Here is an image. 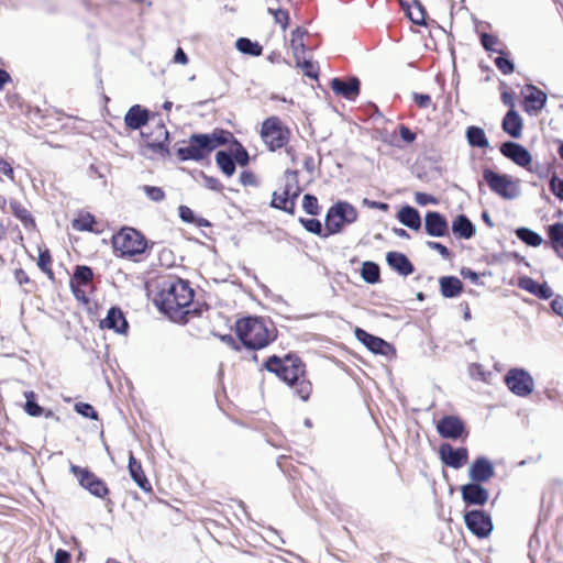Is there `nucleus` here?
Masks as SVG:
<instances>
[{"mask_svg": "<svg viewBox=\"0 0 563 563\" xmlns=\"http://www.w3.org/2000/svg\"><path fill=\"white\" fill-rule=\"evenodd\" d=\"M194 290L188 283L179 278H167L157 284L154 296L155 306L174 321H184L189 313Z\"/></svg>", "mask_w": 563, "mask_h": 563, "instance_id": "nucleus-1", "label": "nucleus"}, {"mask_svg": "<svg viewBox=\"0 0 563 563\" xmlns=\"http://www.w3.org/2000/svg\"><path fill=\"white\" fill-rule=\"evenodd\" d=\"M265 366L267 371L275 373L282 380L295 387V393L300 399L309 398L312 387L303 377L305 365L299 358L287 356L280 360L277 356H271Z\"/></svg>", "mask_w": 563, "mask_h": 563, "instance_id": "nucleus-2", "label": "nucleus"}, {"mask_svg": "<svg viewBox=\"0 0 563 563\" xmlns=\"http://www.w3.org/2000/svg\"><path fill=\"white\" fill-rule=\"evenodd\" d=\"M230 136L231 134L224 131L213 132L211 134H192L187 145L177 150V155L181 161L203 159L218 146L224 145Z\"/></svg>", "mask_w": 563, "mask_h": 563, "instance_id": "nucleus-3", "label": "nucleus"}, {"mask_svg": "<svg viewBox=\"0 0 563 563\" xmlns=\"http://www.w3.org/2000/svg\"><path fill=\"white\" fill-rule=\"evenodd\" d=\"M236 334L242 344L250 350H260L273 340L265 322L260 318H244L235 325Z\"/></svg>", "mask_w": 563, "mask_h": 563, "instance_id": "nucleus-4", "label": "nucleus"}, {"mask_svg": "<svg viewBox=\"0 0 563 563\" xmlns=\"http://www.w3.org/2000/svg\"><path fill=\"white\" fill-rule=\"evenodd\" d=\"M145 238L135 229L123 228L112 236L114 251L120 252L123 257H132L145 252Z\"/></svg>", "mask_w": 563, "mask_h": 563, "instance_id": "nucleus-5", "label": "nucleus"}, {"mask_svg": "<svg viewBox=\"0 0 563 563\" xmlns=\"http://www.w3.org/2000/svg\"><path fill=\"white\" fill-rule=\"evenodd\" d=\"M483 177L489 189L506 200L517 199L520 194V180L514 179L506 174H498L489 168H485Z\"/></svg>", "mask_w": 563, "mask_h": 563, "instance_id": "nucleus-6", "label": "nucleus"}, {"mask_svg": "<svg viewBox=\"0 0 563 563\" xmlns=\"http://www.w3.org/2000/svg\"><path fill=\"white\" fill-rule=\"evenodd\" d=\"M290 136L289 129L277 117H271L262 123L261 137L272 152L284 147Z\"/></svg>", "mask_w": 563, "mask_h": 563, "instance_id": "nucleus-7", "label": "nucleus"}, {"mask_svg": "<svg viewBox=\"0 0 563 563\" xmlns=\"http://www.w3.org/2000/svg\"><path fill=\"white\" fill-rule=\"evenodd\" d=\"M357 218L355 208L347 202H338L331 207L325 217V229L329 233H338L344 224L354 222Z\"/></svg>", "mask_w": 563, "mask_h": 563, "instance_id": "nucleus-8", "label": "nucleus"}, {"mask_svg": "<svg viewBox=\"0 0 563 563\" xmlns=\"http://www.w3.org/2000/svg\"><path fill=\"white\" fill-rule=\"evenodd\" d=\"M505 383L509 390L519 397H527L533 391L532 376L522 368H511L505 376Z\"/></svg>", "mask_w": 563, "mask_h": 563, "instance_id": "nucleus-9", "label": "nucleus"}, {"mask_svg": "<svg viewBox=\"0 0 563 563\" xmlns=\"http://www.w3.org/2000/svg\"><path fill=\"white\" fill-rule=\"evenodd\" d=\"M70 471L79 479L80 485L96 497L103 498L109 494L106 483L87 468L71 465Z\"/></svg>", "mask_w": 563, "mask_h": 563, "instance_id": "nucleus-10", "label": "nucleus"}, {"mask_svg": "<svg viewBox=\"0 0 563 563\" xmlns=\"http://www.w3.org/2000/svg\"><path fill=\"white\" fill-rule=\"evenodd\" d=\"M464 521L467 529L478 538H486L493 530L490 517L481 510L467 511Z\"/></svg>", "mask_w": 563, "mask_h": 563, "instance_id": "nucleus-11", "label": "nucleus"}, {"mask_svg": "<svg viewBox=\"0 0 563 563\" xmlns=\"http://www.w3.org/2000/svg\"><path fill=\"white\" fill-rule=\"evenodd\" d=\"M439 455L446 466L459 470L466 464L468 451L466 448L455 449L449 443H443L439 448Z\"/></svg>", "mask_w": 563, "mask_h": 563, "instance_id": "nucleus-12", "label": "nucleus"}, {"mask_svg": "<svg viewBox=\"0 0 563 563\" xmlns=\"http://www.w3.org/2000/svg\"><path fill=\"white\" fill-rule=\"evenodd\" d=\"M500 153L520 167L529 168L531 165V154L519 143L511 141L503 143L500 146Z\"/></svg>", "mask_w": 563, "mask_h": 563, "instance_id": "nucleus-13", "label": "nucleus"}, {"mask_svg": "<svg viewBox=\"0 0 563 563\" xmlns=\"http://www.w3.org/2000/svg\"><path fill=\"white\" fill-rule=\"evenodd\" d=\"M495 475L493 463L485 456L477 457L468 468V477L473 483H484Z\"/></svg>", "mask_w": 563, "mask_h": 563, "instance_id": "nucleus-14", "label": "nucleus"}, {"mask_svg": "<svg viewBox=\"0 0 563 563\" xmlns=\"http://www.w3.org/2000/svg\"><path fill=\"white\" fill-rule=\"evenodd\" d=\"M437 430L444 439H457L464 432V423L459 417L445 416L439 420Z\"/></svg>", "mask_w": 563, "mask_h": 563, "instance_id": "nucleus-15", "label": "nucleus"}, {"mask_svg": "<svg viewBox=\"0 0 563 563\" xmlns=\"http://www.w3.org/2000/svg\"><path fill=\"white\" fill-rule=\"evenodd\" d=\"M463 500L467 505L483 506L489 498V493L478 483H470L461 487Z\"/></svg>", "mask_w": 563, "mask_h": 563, "instance_id": "nucleus-16", "label": "nucleus"}, {"mask_svg": "<svg viewBox=\"0 0 563 563\" xmlns=\"http://www.w3.org/2000/svg\"><path fill=\"white\" fill-rule=\"evenodd\" d=\"M426 232L431 236H444L449 232L446 219L437 211H429L424 217Z\"/></svg>", "mask_w": 563, "mask_h": 563, "instance_id": "nucleus-17", "label": "nucleus"}, {"mask_svg": "<svg viewBox=\"0 0 563 563\" xmlns=\"http://www.w3.org/2000/svg\"><path fill=\"white\" fill-rule=\"evenodd\" d=\"M332 90L347 100H354L360 92V80L356 77L349 78L344 81L340 78L331 80Z\"/></svg>", "mask_w": 563, "mask_h": 563, "instance_id": "nucleus-18", "label": "nucleus"}, {"mask_svg": "<svg viewBox=\"0 0 563 563\" xmlns=\"http://www.w3.org/2000/svg\"><path fill=\"white\" fill-rule=\"evenodd\" d=\"M355 335L369 351L376 354L386 355L390 350V345L386 341L367 333L365 330L356 329Z\"/></svg>", "mask_w": 563, "mask_h": 563, "instance_id": "nucleus-19", "label": "nucleus"}, {"mask_svg": "<svg viewBox=\"0 0 563 563\" xmlns=\"http://www.w3.org/2000/svg\"><path fill=\"white\" fill-rule=\"evenodd\" d=\"M101 328L114 330L117 333H124L128 329V321L123 312L115 307L109 309L107 317L100 322Z\"/></svg>", "mask_w": 563, "mask_h": 563, "instance_id": "nucleus-20", "label": "nucleus"}, {"mask_svg": "<svg viewBox=\"0 0 563 563\" xmlns=\"http://www.w3.org/2000/svg\"><path fill=\"white\" fill-rule=\"evenodd\" d=\"M147 121L148 111L139 104L131 107L124 117L126 126L132 130L141 129Z\"/></svg>", "mask_w": 563, "mask_h": 563, "instance_id": "nucleus-21", "label": "nucleus"}, {"mask_svg": "<svg viewBox=\"0 0 563 563\" xmlns=\"http://www.w3.org/2000/svg\"><path fill=\"white\" fill-rule=\"evenodd\" d=\"M388 265L400 275L408 276L413 272V266L408 257L398 252H388L386 255Z\"/></svg>", "mask_w": 563, "mask_h": 563, "instance_id": "nucleus-22", "label": "nucleus"}, {"mask_svg": "<svg viewBox=\"0 0 563 563\" xmlns=\"http://www.w3.org/2000/svg\"><path fill=\"white\" fill-rule=\"evenodd\" d=\"M501 126L507 134L518 139L522 133V119L515 109H510L504 117Z\"/></svg>", "mask_w": 563, "mask_h": 563, "instance_id": "nucleus-23", "label": "nucleus"}, {"mask_svg": "<svg viewBox=\"0 0 563 563\" xmlns=\"http://www.w3.org/2000/svg\"><path fill=\"white\" fill-rule=\"evenodd\" d=\"M153 135L154 137L147 141V147L159 154L168 153L166 143L168 142L169 134L163 123L156 125Z\"/></svg>", "mask_w": 563, "mask_h": 563, "instance_id": "nucleus-24", "label": "nucleus"}, {"mask_svg": "<svg viewBox=\"0 0 563 563\" xmlns=\"http://www.w3.org/2000/svg\"><path fill=\"white\" fill-rule=\"evenodd\" d=\"M452 231L459 238L468 240L475 235L476 228L466 216L460 214L452 223Z\"/></svg>", "mask_w": 563, "mask_h": 563, "instance_id": "nucleus-25", "label": "nucleus"}, {"mask_svg": "<svg viewBox=\"0 0 563 563\" xmlns=\"http://www.w3.org/2000/svg\"><path fill=\"white\" fill-rule=\"evenodd\" d=\"M129 472L133 481L141 489L145 492L151 490V485L143 472L142 465L135 460L132 453H130L129 457Z\"/></svg>", "mask_w": 563, "mask_h": 563, "instance_id": "nucleus-26", "label": "nucleus"}, {"mask_svg": "<svg viewBox=\"0 0 563 563\" xmlns=\"http://www.w3.org/2000/svg\"><path fill=\"white\" fill-rule=\"evenodd\" d=\"M462 282L454 276H444L440 278V290L443 297L454 298L462 292Z\"/></svg>", "mask_w": 563, "mask_h": 563, "instance_id": "nucleus-27", "label": "nucleus"}, {"mask_svg": "<svg viewBox=\"0 0 563 563\" xmlns=\"http://www.w3.org/2000/svg\"><path fill=\"white\" fill-rule=\"evenodd\" d=\"M398 219L404 225L412 230H419L421 227V218L419 212L410 206L402 207L399 210Z\"/></svg>", "mask_w": 563, "mask_h": 563, "instance_id": "nucleus-28", "label": "nucleus"}, {"mask_svg": "<svg viewBox=\"0 0 563 563\" xmlns=\"http://www.w3.org/2000/svg\"><path fill=\"white\" fill-rule=\"evenodd\" d=\"M548 236L556 254L563 258V223L558 222L549 225Z\"/></svg>", "mask_w": 563, "mask_h": 563, "instance_id": "nucleus-29", "label": "nucleus"}, {"mask_svg": "<svg viewBox=\"0 0 563 563\" xmlns=\"http://www.w3.org/2000/svg\"><path fill=\"white\" fill-rule=\"evenodd\" d=\"M466 137L468 143L472 146L487 148L489 146V142L485 135V132L482 128L470 126L466 130Z\"/></svg>", "mask_w": 563, "mask_h": 563, "instance_id": "nucleus-30", "label": "nucleus"}, {"mask_svg": "<svg viewBox=\"0 0 563 563\" xmlns=\"http://www.w3.org/2000/svg\"><path fill=\"white\" fill-rule=\"evenodd\" d=\"M216 163L219 166V168L227 176H232L235 172V161L234 158L224 151H219L216 154Z\"/></svg>", "mask_w": 563, "mask_h": 563, "instance_id": "nucleus-31", "label": "nucleus"}, {"mask_svg": "<svg viewBox=\"0 0 563 563\" xmlns=\"http://www.w3.org/2000/svg\"><path fill=\"white\" fill-rule=\"evenodd\" d=\"M11 212L25 225H34L33 218L27 209L18 200L11 199L9 202Z\"/></svg>", "mask_w": 563, "mask_h": 563, "instance_id": "nucleus-32", "label": "nucleus"}, {"mask_svg": "<svg viewBox=\"0 0 563 563\" xmlns=\"http://www.w3.org/2000/svg\"><path fill=\"white\" fill-rule=\"evenodd\" d=\"M516 235L527 245L537 247L540 246L543 242L540 234L528 229V228H519L516 230Z\"/></svg>", "mask_w": 563, "mask_h": 563, "instance_id": "nucleus-33", "label": "nucleus"}, {"mask_svg": "<svg viewBox=\"0 0 563 563\" xmlns=\"http://www.w3.org/2000/svg\"><path fill=\"white\" fill-rule=\"evenodd\" d=\"M271 206L273 208L284 210L290 214H294L296 208L294 200L289 201V197H286L283 192L278 194L276 191L273 194Z\"/></svg>", "mask_w": 563, "mask_h": 563, "instance_id": "nucleus-34", "label": "nucleus"}, {"mask_svg": "<svg viewBox=\"0 0 563 563\" xmlns=\"http://www.w3.org/2000/svg\"><path fill=\"white\" fill-rule=\"evenodd\" d=\"M236 48L244 53L252 56H260L262 54V46L256 43L252 42L250 38L241 37L236 41Z\"/></svg>", "mask_w": 563, "mask_h": 563, "instance_id": "nucleus-35", "label": "nucleus"}, {"mask_svg": "<svg viewBox=\"0 0 563 563\" xmlns=\"http://www.w3.org/2000/svg\"><path fill=\"white\" fill-rule=\"evenodd\" d=\"M96 219L90 213H80L76 219L73 220L71 225L77 231H93V224Z\"/></svg>", "mask_w": 563, "mask_h": 563, "instance_id": "nucleus-36", "label": "nucleus"}, {"mask_svg": "<svg viewBox=\"0 0 563 563\" xmlns=\"http://www.w3.org/2000/svg\"><path fill=\"white\" fill-rule=\"evenodd\" d=\"M361 275L365 282L375 284L379 280V267L373 262H365L362 265Z\"/></svg>", "mask_w": 563, "mask_h": 563, "instance_id": "nucleus-37", "label": "nucleus"}, {"mask_svg": "<svg viewBox=\"0 0 563 563\" xmlns=\"http://www.w3.org/2000/svg\"><path fill=\"white\" fill-rule=\"evenodd\" d=\"M25 405L24 410L32 417H38L43 412V408L35 401V394L33 391H25Z\"/></svg>", "mask_w": 563, "mask_h": 563, "instance_id": "nucleus-38", "label": "nucleus"}, {"mask_svg": "<svg viewBox=\"0 0 563 563\" xmlns=\"http://www.w3.org/2000/svg\"><path fill=\"white\" fill-rule=\"evenodd\" d=\"M531 89L532 92L526 97V100L528 102L533 103L532 109L534 111H539L544 107L547 102V95L543 91L537 89L536 87H531Z\"/></svg>", "mask_w": 563, "mask_h": 563, "instance_id": "nucleus-39", "label": "nucleus"}, {"mask_svg": "<svg viewBox=\"0 0 563 563\" xmlns=\"http://www.w3.org/2000/svg\"><path fill=\"white\" fill-rule=\"evenodd\" d=\"M268 13L273 15L274 21L276 24H278L283 31H285L288 27L289 24V13L287 10L277 8H268Z\"/></svg>", "mask_w": 563, "mask_h": 563, "instance_id": "nucleus-40", "label": "nucleus"}, {"mask_svg": "<svg viewBox=\"0 0 563 563\" xmlns=\"http://www.w3.org/2000/svg\"><path fill=\"white\" fill-rule=\"evenodd\" d=\"M409 19L416 24H424V9L419 2H415L412 7L408 9Z\"/></svg>", "mask_w": 563, "mask_h": 563, "instance_id": "nucleus-41", "label": "nucleus"}, {"mask_svg": "<svg viewBox=\"0 0 563 563\" xmlns=\"http://www.w3.org/2000/svg\"><path fill=\"white\" fill-rule=\"evenodd\" d=\"M285 187L283 189V194L286 197L290 196V192L294 190L296 186H298V173L296 170H286L285 172Z\"/></svg>", "mask_w": 563, "mask_h": 563, "instance_id": "nucleus-42", "label": "nucleus"}, {"mask_svg": "<svg viewBox=\"0 0 563 563\" xmlns=\"http://www.w3.org/2000/svg\"><path fill=\"white\" fill-rule=\"evenodd\" d=\"M52 257L48 250L41 251L38 254L37 266L42 272L47 274L49 277H53V272L51 269Z\"/></svg>", "mask_w": 563, "mask_h": 563, "instance_id": "nucleus-43", "label": "nucleus"}, {"mask_svg": "<svg viewBox=\"0 0 563 563\" xmlns=\"http://www.w3.org/2000/svg\"><path fill=\"white\" fill-rule=\"evenodd\" d=\"M302 208L308 214L317 216L319 213L318 199L312 195H305L302 199Z\"/></svg>", "mask_w": 563, "mask_h": 563, "instance_id": "nucleus-44", "label": "nucleus"}, {"mask_svg": "<svg viewBox=\"0 0 563 563\" xmlns=\"http://www.w3.org/2000/svg\"><path fill=\"white\" fill-rule=\"evenodd\" d=\"M92 271L88 266H78L74 274V280L86 285L92 279Z\"/></svg>", "mask_w": 563, "mask_h": 563, "instance_id": "nucleus-45", "label": "nucleus"}, {"mask_svg": "<svg viewBox=\"0 0 563 563\" xmlns=\"http://www.w3.org/2000/svg\"><path fill=\"white\" fill-rule=\"evenodd\" d=\"M143 190L148 199L159 202L165 199V192L162 188L155 186H144Z\"/></svg>", "mask_w": 563, "mask_h": 563, "instance_id": "nucleus-46", "label": "nucleus"}, {"mask_svg": "<svg viewBox=\"0 0 563 563\" xmlns=\"http://www.w3.org/2000/svg\"><path fill=\"white\" fill-rule=\"evenodd\" d=\"M550 190L551 192L558 197L561 201H563V179H560L555 174L550 178Z\"/></svg>", "mask_w": 563, "mask_h": 563, "instance_id": "nucleus-47", "label": "nucleus"}, {"mask_svg": "<svg viewBox=\"0 0 563 563\" xmlns=\"http://www.w3.org/2000/svg\"><path fill=\"white\" fill-rule=\"evenodd\" d=\"M75 409L79 415H81L86 418H90V419H95V420L98 418L97 411L89 404L78 402L75 405Z\"/></svg>", "mask_w": 563, "mask_h": 563, "instance_id": "nucleus-48", "label": "nucleus"}, {"mask_svg": "<svg viewBox=\"0 0 563 563\" xmlns=\"http://www.w3.org/2000/svg\"><path fill=\"white\" fill-rule=\"evenodd\" d=\"M538 283L532 279L531 277L529 276H522L519 278L518 280V286L523 289V290H527L529 291L530 294L534 295L536 290H537V287H538Z\"/></svg>", "mask_w": 563, "mask_h": 563, "instance_id": "nucleus-49", "label": "nucleus"}, {"mask_svg": "<svg viewBox=\"0 0 563 563\" xmlns=\"http://www.w3.org/2000/svg\"><path fill=\"white\" fill-rule=\"evenodd\" d=\"M495 65L505 75L511 74L515 69L512 62H510L509 59H507L503 56H498L495 59Z\"/></svg>", "mask_w": 563, "mask_h": 563, "instance_id": "nucleus-50", "label": "nucleus"}, {"mask_svg": "<svg viewBox=\"0 0 563 563\" xmlns=\"http://www.w3.org/2000/svg\"><path fill=\"white\" fill-rule=\"evenodd\" d=\"M301 223L303 224L306 230H308L309 232H312V233H316V234H321L322 225H321V222L319 220H317V219H307V220L301 219Z\"/></svg>", "mask_w": 563, "mask_h": 563, "instance_id": "nucleus-51", "label": "nucleus"}, {"mask_svg": "<svg viewBox=\"0 0 563 563\" xmlns=\"http://www.w3.org/2000/svg\"><path fill=\"white\" fill-rule=\"evenodd\" d=\"M427 246L431 250L438 251L443 258H450L451 253L445 245L439 242L428 241Z\"/></svg>", "mask_w": 563, "mask_h": 563, "instance_id": "nucleus-52", "label": "nucleus"}, {"mask_svg": "<svg viewBox=\"0 0 563 563\" xmlns=\"http://www.w3.org/2000/svg\"><path fill=\"white\" fill-rule=\"evenodd\" d=\"M412 98L415 102L422 109L429 108L431 106V97L426 93H413Z\"/></svg>", "mask_w": 563, "mask_h": 563, "instance_id": "nucleus-53", "label": "nucleus"}, {"mask_svg": "<svg viewBox=\"0 0 563 563\" xmlns=\"http://www.w3.org/2000/svg\"><path fill=\"white\" fill-rule=\"evenodd\" d=\"M203 185L206 188L214 191H219L222 189V185L219 179L211 176H203Z\"/></svg>", "mask_w": 563, "mask_h": 563, "instance_id": "nucleus-54", "label": "nucleus"}, {"mask_svg": "<svg viewBox=\"0 0 563 563\" xmlns=\"http://www.w3.org/2000/svg\"><path fill=\"white\" fill-rule=\"evenodd\" d=\"M290 45L296 57H298L300 53H303L305 44L302 38L300 36H296L295 33H292Z\"/></svg>", "mask_w": 563, "mask_h": 563, "instance_id": "nucleus-55", "label": "nucleus"}, {"mask_svg": "<svg viewBox=\"0 0 563 563\" xmlns=\"http://www.w3.org/2000/svg\"><path fill=\"white\" fill-rule=\"evenodd\" d=\"M178 210H179V217L183 221L188 222V223L195 222V214L189 207L180 206Z\"/></svg>", "mask_w": 563, "mask_h": 563, "instance_id": "nucleus-56", "label": "nucleus"}, {"mask_svg": "<svg viewBox=\"0 0 563 563\" xmlns=\"http://www.w3.org/2000/svg\"><path fill=\"white\" fill-rule=\"evenodd\" d=\"M552 295H553V291L547 284H542V285L539 284L537 287V290L534 292V296H537L541 299H549L552 297Z\"/></svg>", "mask_w": 563, "mask_h": 563, "instance_id": "nucleus-57", "label": "nucleus"}, {"mask_svg": "<svg viewBox=\"0 0 563 563\" xmlns=\"http://www.w3.org/2000/svg\"><path fill=\"white\" fill-rule=\"evenodd\" d=\"M0 173L5 175L9 179H14V172L10 163L0 157Z\"/></svg>", "mask_w": 563, "mask_h": 563, "instance_id": "nucleus-58", "label": "nucleus"}, {"mask_svg": "<svg viewBox=\"0 0 563 563\" xmlns=\"http://www.w3.org/2000/svg\"><path fill=\"white\" fill-rule=\"evenodd\" d=\"M399 134L400 137L407 143H411L416 140V134L406 125L400 126Z\"/></svg>", "mask_w": 563, "mask_h": 563, "instance_id": "nucleus-59", "label": "nucleus"}, {"mask_svg": "<svg viewBox=\"0 0 563 563\" xmlns=\"http://www.w3.org/2000/svg\"><path fill=\"white\" fill-rule=\"evenodd\" d=\"M240 180L244 186H255L257 184L255 175L251 172H243L240 176Z\"/></svg>", "mask_w": 563, "mask_h": 563, "instance_id": "nucleus-60", "label": "nucleus"}, {"mask_svg": "<svg viewBox=\"0 0 563 563\" xmlns=\"http://www.w3.org/2000/svg\"><path fill=\"white\" fill-rule=\"evenodd\" d=\"M481 42L483 44V46L487 49V51H493L494 49V45L497 43V40L496 37H494L493 35H489L487 33H484L482 34L481 36Z\"/></svg>", "mask_w": 563, "mask_h": 563, "instance_id": "nucleus-61", "label": "nucleus"}, {"mask_svg": "<svg viewBox=\"0 0 563 563\" xmlns=\"http://www.w3.org/2000/svg\"><path fill=\"white\" fill-rule=\"evenodd\" d=\"M415 200L420 206H426L428 203L435 202V199L432 196L424 192H416Z\"/></svg>", "mask_w": 563, "mask_h": 563, "instance_id": "nucleus-62", "label": "nucleus"}, {"mask_svg": "<svg viewBox=\"0 0 563 563\" xmlns=\"http://www.w3.org/2000/svg\"><path fill=\"white\" fill-rule=\"evenodd\" d=\"M70 554L65 550H57L55 553L54 561L55 563H69Z\"/></svg>", "mask_w": 563, "mask_h": 563, "instance_id": "nucleus-63", "label": "nucleus"}, {"mask_svg": "<svg viewBox=\"0 0 563 563\" xmlns=\"http://www.w3.org/2000/svg\"><path fill=\"white\" fill-rule=\"evenodd\" d=\"M551 308L556 314L563 317V298L556 297L553 299L551 302Z\"/></svg>", "mask_w": 563, "mask_h": 563, "instance_id": "nucleus-64", "label": "nucleus"}]
</instances>
